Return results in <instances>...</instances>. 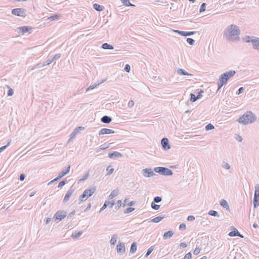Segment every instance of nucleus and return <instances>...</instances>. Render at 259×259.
<instances>
[{
	"label": "nucleus",
	"mask_w": 259,
	"mask_h": 259,
	"mask_svg": "<svg viewBox=\"0 0 259 259\" xmlns=\"http://www.w3.org/2000/svg\"><path fill=\"white\" fill-rule=\"evenodd\" d=\"M25 12L26 11L22 8H16L13 9L12 11V14L13 15L23 18L25 17L26 16Z\"/></svg>",
	"instance_id": "obj_7"
},
{
	"label": "nucleus",
	"mask_w": 259,
	"mask_h": 259,
	"mask_svg": "<svg viewBox=\"0 0 259 259\" xmlns=\"http://www.w3.org/2000/svg\"><path fill=\"white\" fill-rule=\"evenodd\" d=\"M220 205L226 210H230L228 203L225 199H221L220 201Z\"/></svg>",
	"instance_id": "obj_19"
},
{
	"label": "nucleus",
	"mask_w": 259,
	"mask_h": 259,
	"mask_svg": "<svg viewBox=\"0 0 259 259\" xmlns=\"http://www.w3.org/2000/svg\"><path fill=\"white\" fill-rule=\"evenodd\" d=\"M61 54H57L54 57L49 58L46 62V65H48L50 64L52 62L54 61L55 60H57L59 59L61 57Z\"/></svg>",
	"instance_id": "obj_13"
},
{
	"label": "nucleus",
	"mask_w": 259,
	"mask_h": 259,
	"mask_svg": "<svg viewBox=\"0 0 259 259\" xmlns=\"http://www.w3.org/2000/svg\"><path fill=\"white\" fill-rule=\"evenodd\" d=\"M162 200V198L161 197L159 196H156L154 198V201L153 202L154 203H159L161 202Z\"/></svg>",
	"instance_id": "obj_49"
},
{
	"label": "nucleus",
	"mask_w": 259,
	"mask_h": 259,
	"mask_svg": "<svg viewBox=\"0 0 259 259\" xmlns=\"http://www.w3.org/2000/svg\"><path fill=\"white\" fill-rule=\"evenodd\" d=\"M76 135L77 134L73 131L70 135V138L68 141V142L69 143L71 141L74 139Z\"/></svg>",
	"instance_id": "obj_37"
},
{
	"label": "nucleus",
	"mask_w": 259,
	"mask_h": 259,
	"mask_svg": "<svg viewBox=\"0 0 259 259\" xmlns=\"http://www.w3.org/2000/svg\"><path fill=\"white\" fill-rule=\"evenodd\" d=\"M154 170L156 172L165 176H169L173 174V172L171 169L165 167H156L154 168Z\"/></svg>",
	"instance_id": "obj_6"
},
{
	"label": "nucleus",
	"mask_w": 259,
	"mask_h": 259,
	"mask_svg": "<svg viewBox=\"0 0 259 259\" xmlns=\"http://www.w3.org/2000/svg\"><path fill=\"white\" fill-rule=\"evenodd\" d=\"M240 30L239 27L234 24L228 26L224 32V37L229 41H239L240 38L239 35Z\"/></svg>",
	"instance_id": "obj_1"
},
{
	"label": "nucleus",
	"mask_w": 259,
	"mask_h": 259,
	"mask_svg": "<svg viewBox=\"0 0 259 259\" xmlns=\"http://www.w3.org/2000/svg\"><path fill=\"white\" fill-rule=\"evenodd\" d=\"M10 143H11V141H10L8 142V143L7 144V145H5V146H3L1 147L0 148V153L2 152L4 150H5V149L7 148V147L9 145H10Z\"/></svg>",
	"instance_id": "obj_53"
},
{
	"label": "nucleus",
	"mask_w": 259,
	"mask_h": 259,
	"mask_svg": "<svg viewBox=\"0 0 259 259\" xmlns=\"http://www.w3.org/2000/svg\"><path fill=\"white\" fill-rule=\"evenodd\" d=\"M143 175L147 178H149L155 175V174L153 172L151 168H145L142 170Z\"/></svg>",
	"instance_id": "obj_9"
},
{
	"label": "nucleus",
	"mask_w": 259,
	"mask_h": 259,
	"mask_svg": "<svg viewBox=\"0 0 259 259\" xmlns=\"http://www.w3.org/2000/svg\"><path fill=\"white\" fill-rule=\"evenodd\" d=\"M225 84L223 83L222 82L219 80V82H218V91L221 89V88Z\"/></svg>",
	"instance_id": "obj_59"
},
{
	"label": "nucleus",
	"mask_w": 259,
	"mask_h": 259,
	"mask_svg": "<svg viewBox=\"0 0 259 259\" xmlns=\"http://www.w3.org/2000/svg\"><path fill=\"white\" fill-rule=\"evenodd\" d=\"M208 214L211 216L220 217V215L217 211L210 210L208 211Z\"/></svg>",
	"instance_id": "obj_31"
},
{
	"label": "nucleus",
	"mask_w": 259,
	"mask_h": 259,
	"mask_svg": "<svg viewBox=\"0 0 259 259\" xmlns=\"http://www.w3.org/2000/svg\"><path fill=\"white\" fill-rule=\"evenodd\" d=\"M177 73L179 74H180V75H186V76L192 75L191 74H190L189 73H188L185 70L181 69V68H179L177 70Z\"/></svg>",
	"instance_id": "obj_23"
},
{
	"label": "nucleus",
	"mask_w": 259,
	"mask_h": 259,
	"mask_svg": "<svg viewBox=\"0 0 259 259\" xmlns=\"http://www.w3.org/2000/svg\"><path fill=\"white\" fill-rule=\"evenodd\" d=\"M123 4L127 7H134V5L131 4L129 0H120Z\"/></svg>",
	"instance_id": "obj_33"
},
{
	"label": "nucleus",
	"mask_w": 259,
	"mask_h": 259,
	"mask_svg": "<svg viewBox=\"0 0 259 259\" xmlns=\"http://www.w3.org/2000/svg\"><path fill=\"white\" fill-rule=\"evenodd\" d=\"M135 210L134 208L133 207H128L124 210L123 212L124 214L129 213L132 212L133 211Z\"/></svg>",
	"instance_id": "obj_41"
},
{
	"label": "nucleus",
	"mask_w": 259,
	"mask_h": 259,
	"mask_svg": "<svg viewBox=\"0 0 259 259\" xmlns=\"http://www.w3.org/2000/svg\"><path fill=\"white\" fill-rule=\"evenodd\" d=\"M254 195L259 196V184H257L255 186Z\"/></svg>",
	"instance_id": "obj_38"
},
{
	"label": "nucleus",
	"mask_w": 259,
	"mask_h": 259,
	"mask_svg": "<svg viewBox=\"0 0 259 259\" xmlns=\"http://www.w3.org/2000/svg\"><path fill=\"white\" fill-rule=\"evenodd\" d=\"M118 238V235L116 234H114L112 236L110 240V243L111 245H115Z\"/></svg>",
	"instance_id": "obj_28"
},
{
	"label": "nucleus",
	"mask_w": 259,
	"mask_h": 259,
	"mask_svg": "<svg viewBox=\"0 0 259 259\" xmlns=\"http://www.w3.org/2000/svg\"><path fill=\"white\" fill-rule=\"evenodd\" d=\"M206 5V3H202L201 4L200 9H199V12L200 13L203 12L205 10Z\"/></svg>",
	"instance_id": "obj_47"
},
{
	"label": "nucleus",
	"mask_w": 259,
	"mask_h": 259,
	"mask_svg": "<svg viewBox=\"0 0 259 259\" xmlns=\"http://www.w3.org/2000/svg\"><path fill=\"white\" fill-rule=\"evenodd\" d=\"M244 41L247 43H251L253 49L259 51V38L254 36H246Z\"/></svg>",
	"instance_id": "obj_3"
},
{
	"label": "nucleus",
	"mask_w": 259,
	"mask_h": 259,
	"mask_svg": "<svg viewBox=\"0 0 259 259\" xmlns=\"http://www.w3.org/2000/svg\"><path fill=\"white\" fill-rule=\"evenodd\" d=\"M107 171V175H111L114 171V168H112L111 166H108L106 169Z\"/></svg>",
	"instance_id": "obj_42"
},
{
	"label": "nucleus",
	"mask_w": 259,
	"mask_h": 259,
	"mask_svg": "<svg viewBox=\"0 0 259 259\" xmlns=\"http://www.w3.org/2000/svg\"><path fill=\"white\" fill-rule=\"evenodd\" d=\"M256 120V117L255 114L253 113L250 111H248L243 114L242 116L237 120V121L243 125H247L254 122Z\"/></svg>",
	"instance_id": "obj_2"
},
{
	"label": "nucleus",
	"mask_w": 259,
	"mask_h": 259,
	"mask_svg": "<svg viewBox=\"0 0 259 259\" xmlns=\"http://www.w3.org/2000/svg\"><path fill=\"white\" fill-rule=\"evenodd\" d=\"M243 91H244V88L243 87L239 88L236 92V95H239L241 94V93H242Z\"/></svg>",
	"instance_id": "obj_55"
},
{
	"label": "nucleus",
	"mask_w": 259,
	"mask_h": 259,
	"mask_svg": "<svg viewBox=\"0 0 259 259\" xmlns=\"http://www.w3.org/2000/svg\"><path fill=\"white\" fill-rule=\"evenodd\" d=\"M175 32L179 33V34L181 35L182 36H190L196 33L195 31H180L179 30H175Z\"/></svg>",
	"instance_id": "obj_16"
},
{
	"label": "nucleus",
	"mask_w": 259,
	"mask_h": 259,
	"mask_svg": "<svg viewBox=\"0 0 259 259\" xmlns=\"http://www.w3.org/2000/svg\"><path fill=\"white\" fill-rule=\"evenodd\" d=\"M235 74L236 71L234 70L226 71L221 75V76L219 77V80L226 84L228 79L230 77L233 76Z\"/></svg>",
	"instance_id": "obj_5"
},
{
	"label": "nucleus",
	"mask_w": 259,
	"mask_h": 259,
	"mask_svg": "<svg viewBox=\"0 0 259 259\" xmlns=\"http://www.w3.org/2000/svg\"><path fill=\"white\" fill-rule=\"evenodd\" d=\"M93 8L95 10L99 12L102 11L104 9V6H101L98 4H94L93 5Z\"/></svg>",
	"instance_id": "obj_25"
},
{
	"label": "nucleus",
	"mask_w": 259,
	"mask_h": 259,
	"mask_svg": "<svg viewBox=\"0 0 259 259\" xmlns=\"http://www.w3.org/2000/svg\"><path fill=\"white\" fill-rule=\"evenodd\" d=\"M197 100H198V98H197V97L193 93L190 94V100L192 102H195Z\"/></svg>",
	"instance_id": "obj_43"
},
{
	"label": "nucleus",
	"mask_w": 259,
	"mask_h": 259,
	"mask_svg": "<svg viewBox=\"0 0 259 259\" xmlns=\"http://www.w3.org/2000/svg\"><path fill=\"white\" fill-rule=\"evenodd\" d=\"M253 203L254 208H256L259 206V196L254 195Z\"/></svg>",
	"instance_id": "obj_24"
},
{
	"label": "nucleus",
	"mask_w": 259,
	"mask_h": 259,
	"mask_svg": "<svg viewBox=\"0 0 259 259\" xmlns=\"http://www.w3.org/2000/svg\"><path fill=\"white\" fill-rule=\"evenodd\" d=\"M96 191V188L95 187L85 190L83 193L79 196V200L80 202L87 200V199L91 196Z\"/></svg>",
	"instance_id": "obj_4"
},
{
	"label": "nucleus",
	"mask_w": 259,
	"mask_h": 259,
	"mask_svg": "<svg viewBox=\"0 0 259 259\" xmlns=\"http://www.w3.org/2000/svg\"><path fill=\"white\" fill-rule=\"evenodd\" d=\"M25 178V175L24 174H22L19 176V180L21 181H23L24 180Z\"/></svg>",
	"instance_id": "obj_64"
},
{
	"label": "nucleus",
	"mask_w": 259,
	"mask_h": 259,
	"mask_svg": "<svg viewBox=\"0 0 259 259\" xmlns=\"http://www.w3.org/2000/svg\"><path fill=\"white\" fill-rule=\"evenodd\" d=\"M6 87L9 89V90L8 91V96H12L14 94V91L12 89L10 88L9 85H6Z\"/></svg>",
	"instance_id": "obj_45"
},
{
	"label": "nucleus",
	"mask_w": 259,
	"mask_h": 259,
	"mask_svg": "<svg viewBox=\"0 0 259 259\" xmlns=\"http://www.w3.org/2000/svg\"><path fill=\"white\" fill-rule=\"evenodd\" d=\"M84 129V127H82V126H78L77 127H76L74 130V131L77 134H78L81 131L83 130Z\"/></svg>",
	"instance_id": "obj_48"
},
{
	"label": "nucleus",
	"mask_w": 259,
	"mask_h": 259,
	"mask_svg": "<svg viewBox=\"0 0 259 259\" xmlns=\"http://www.w3.org/2000/svg\"><path fill=\"white\" fill-rule=\"evenodd\" d=\"M70 165H69L68 166L64 169H63L61 172H60L58 176V179H60L66 175L70 171Z\"/></svg>",
	"instance_id": "obj_15"
},
{
	"label": "nucleus",
	"mask_w": 259,
	"mask_h": 259,
	"mask_svg": "<svg viewBox=\"0 0 259 259\" xmlns=\"http://www.w3.org/2000/svg\"><path fill=\"white\" fill-rule=\"evenodd\" d=\"M187 42L190 45H193L195 43V40L192 38H187Z\"/></svg>",
	"instance_id": "obj_50"
},
{
	"label": "nucleus",
	"mask_w": 259,
	"mask_h": 259,
	"mask_svg": "<svg viewBox=\"0 0 259 259\" xmlns=\"http://www.w3.org/2000/svg\"><path fill=\"white\" fill-rule=\"evenodd\" d=\"M222 166L223 168L226 169H229L230 168V165L228 163L226 162L225 161H223L222 164Z\"/></svg>",
	"instance_id": "obj_39"
},
{
	"label": "nucleus",
	"mask_w": 259,
	"mask_h": 259,
	"mask_svg": "<svg viewBox=\"0 0 259 259\" xmlns=\"http://www.w3.org/2000/svg\"><path fill=\"white\" fill-rule=\"evenodd\" d=\"M165 217V215H160L154 218L151 220V222L157 223L161 221Z\"/></svg>",
	"instance_id": "obj_22"
},
{
	"label": "nucleus",
	"mask_w": 259,
	"mask_h": 259,
	"mask_svg": "<svg viewBox=\"0 0 259 259\" xmlns=\"http://www.w3.org/2000/svg\"><path fill=\"white\" fill-rule=\"evenodd\" d=\"M117 252L124 253L125 251V245L124 243L119 242L116 246Z\"/></svg>",
	"instance_id": "obj_17"
},
{
	"label": "nucleus",
	"mask_w": 259,
	"mask_h": 259,
	"mask_svg": "<svg viewBox=\"0 0 259 259\" xmlns=\"http://www.w3.org/2000/svg\"><path fill=\"white\" fill-rule=\"evenodd\" d=\"M119 190L118 189H115L112 191L110 195H109V198L110 199H113L115 197L117 196L118 194Z\"/></svg>",
	"instance_id": "obj_29"
},
{
	"label": "nucleus",
	"mask_w": 259,
	"mask_h": 259,
	"mask_svg": "<svg viewBox=\"0 0 259 259\" xmlns=\"http://www.w3.org/2000/svg\"><path fill=\"white\" fill-rule=\"evenodd\" d=\"M108 156L111 159H115L116 158H121L123 155L118 151H114L112 153H109L108 154Z\"/></svg>",
	"instance_id": "obj_12"
},
{
	"label": "nucleus",
	"mask_w": 259,
	"mask_h": 259,
	"mask_svg": "<svg viewBox=\"0 0 259 259\" xmlns=\"http://www.w3.org/2000/svg\"><path fill=\"white\" fill-rule=\"evenodd\" d=\"M18 29L20 30L22 34L28 32L29 30L31 29V28L28 26H21L18 27Z\"/></svg>",
	"instance_id": "obj_21"
},
{
	"label": "nucleus",
	"mask_w": 259,
	"mask_h": 259,
	"mask_svg": "<svg viewBox=\"0 0 259 259\" xmlns=\"http://www.w3.org/2000/svg\"><path fill=\"white\" fill-rule=\"evenodd\" d=\"M115 133V132L112 130L103 128H102L99 131V135L114 134Z\"/></svg>",
	"instance_id": "obj_14"
},
{
	"label": "nucleus",
	"mask_w": 259,
	"mask_h": 259,
	"mask_svg": "<svg viewBox=\"0 0 259 259\" xmlns=\"http://www.w3.org/2000/svg\"><path fill=\"white\" fill-rule=\"evenodd\" d=\"M101 120L103 123H109L112 121V118L109 116L104 115L101 118Z\"/></svg>",
	"instance_id": "obj_20"
},
{
	"label": "nucleus",
	"mask_w": 259,
	"mask_h": 259,
	"mask_svg": "<svg viewBox=\"0 0 259 259\" xmlns=\"http://www.w3.org/2000/svg\"><path fill=\"white\" fill-rule=\"evenodd\" d=\"M102 49L104 50H113L114 47L112 45L108 44V43H104L102 45Z\"/></svg>",
	"instance_id": "obj_27"
},
{
	"label": "nucleus",
	"mask_w": 259,
	"mask_h": 259,
	"mask_svg": "<svg viewBox=\"0 0 259 259\" xmlns=\"http://www.w3.org/2000/svg\"><path fill=\"white\" fill-rule=\"evenodd\" d=\"M67 182L66 180H63L61 181L58 186V187L59 188H61L63 186H64Z\"/></svg>",
	"instance_id": "obj_51"
},
{
	"label": "nucleus",
	"mask_w": 259,
	"mask_h": 259,
	"mask_svg": "<svg viewBox=\"0 0 259 259\" xmlns=\"http://www.w3.org/2000/svg\"><path fill=\"white\" fill-rule=\"evenodd\" d=\"M116 204H117V205L115 206V209H119L120 207V206H121V205L122 204L121 201V200H118Z\"/></svg>",
	"instance_id": "obj_57"
},
{
	"label": "nucleus",
	"mask_w": 259,
	"mask_h": 259,
	"mask_svg": "<svg viewBox=\"0 0 259 259\" xmlns=\"http://www.w3.org/2000/svg\"><path fill=\"white\" fill-rule=\"evenodd\" d=\"M205 128L206 131H208L213 130L214 128V126L212 124L209 123L205 126Z\"/></svg>",
	"instance_id": "obj_40"
},
{
	"label": "nucleus",
	"mask_w": 259,
	"mask_h": 259,
	"mask_svg": "<svg viewBox=\"0 0 259 259\" xmlns=\"http://www.w3.org/2000/svg\"><path fill=\"white\" fill-rule=\"evenodd\" d=\"M134 105V102L133 100H130L128 103V107L130 108H132Z\"/></svg>",
	"instance_id": "obj_63"
},
{
	"label": "nucleus",
	"mask_w": 259,
	"mask_h": 259,
	"mask_svg": "<svg viewBox=\"0 0 259 259\" xmlns=\"http://www.w3.org/2000/svg\"><path fill=\"white\" fill-rule=\"evenodd\" d=\"M228 235L231 237L238 236L242 238H243V236L241 235L236 229H235L233 231H231Z\"/></svg>",
	"instance_id": "obj_18"
},
{
	"label": "nucleus",
	"mask_w": 259,
	"mask_h": 259,
	"mask_svg": "<svg viewBox=\"0 0 259 259\" xmlns=\"http://www.w3.org/2000/svg\"><path fill=\"white\" fill-rule=\"evenodd\" d=\"M74 191H75V189L73 188V186H72L70 188V189L68 190L67 193L66 194V195L64 196V198L63 200L64 203L67 202L69 200L70 197H71V196L72 195L73 193L74 192Z\"/></svg>",
	"instance_id": "obj_10"
},
{
	"label": "nucleus",
	"mask_w": 259,
	"mask_h": 259,
	"mask_svg": "<svg viewBox=\"0 0 259 259\" xmlns=\"http://www.w3.org/2000/svg\"><path fill=\"white\" fill-rule=\"evenodd\" d=\"M151 207L154 210H158L160 207V205L155 204L154 202H152L151 203Z\"/></svg>",
	"instance_id": "obj_46"
},
{
	"label": "nucleus",
	"mask_w": 259,
	"mask_h": 259,
	"mask_svg": "<svg viewBox=\"0 0 259 259\" xmlns=\"http://www.w3.org/2000/svg\"><path fill=\"white\" fill-rule=\"evenodd\" d=\"M124 70L127 72H129L131 70V66L130 65L128 64H126L125 65V67H124Z\"/></svg>",
	"instance_id": "obj_54"
},
{
	"label": "nucleus",
	"mask_w": 259,
	"mask_h": 259,
	"mask_svg": "<svg viewBox=\"0 0 259 259\" xmlns=\"http://www.w3.org/2000/svg\"><path fill=\"white\" fill-rule=\"evenodd\" d=\"M154 249V246H151L147 250V252L146 253V254H145V257H147L148 256H149L150 253L153 251Z\"/></svg>",
	"instance_id": "obj_44"
},
{
	"label": "nucleus",
	"mask_w": 259,
	"mask_h": 259,
	"mask_svg": "<svg viewBox=\"0 0 259 259\" xmlns=\"http://www.w3.org/2000/svg\"><path fill=\"white\" fill-rule=\"evenodd\" d=\"M137 250V244L136 242H133L131 246L130 252L132 253H134Z\"/></svg>",
	"instance_id": "obj_30"
},
{
	"label": "nucleus",
	"mask_w": 259,
	"mask_h": 259,
	"mask_svg": "<svg viewBox=\"0 0 259 259\" xmlns=\"http://www.w3.org/2000/svg\"><path fill=\"white\" fill-rule=\"evenodd\" d=\"M191 256H192V254H191V253L190 252H188V253H187L185 255L184 259H190L191 258Z\"/></svg>",
	"instance_id": "obj_60"
},
{
	"label": "nucleus",
	"mask_w": 259,
	"mask_h": 259,
	"mask_svg": "<svg viewBox=\"0 0 259 259\" xmlns=\"http://www.w3.org/2000/svg\"><path fill=\"white\" fill-rule=\"evenodd\" d=\"M100 84V83H99L98 84H95L94 85L90 86L88 88H87L86 89V92H88L90 90H93V89H95L96 87L99 85Z\"/></svg>",
	"instance_id": "obj_52"
},
{
	"label": "nucleus",
	"mask_w": 259,
	"mask_h": 259,
	"mask_svg": "<svg viewBox=\"0 0 259 259\" xmlns=\"http://www.w3.org/2000/svg\"><path fill=\"white\" fill-rule=\"evenodd\" d=\"M59 17H60L59 14H55L53 16H50V17H49L48 19H49L50 20H51V21L57 20L59 18Z\"/></svg>",
	"instance_id": "obj_36"
},
{
	"label": "nucleus",
	"mask_w": 259,
	"mask_h": 259,
	"mask_svg": "<svg viewBox=\"0 0 259 259\" xmlns=\"http://www.w3.org/2000/svg\"><path fill=\"white\" fill-rule=\"evenodd\" d=\"M203 93H204V91L203 90H200L198 92V94L197 96H196L197 98H198V99H200L202 97V94Z\"/></svg>",
	"instance_id": "obj_61"
},
{
	"label": "nucleus",
	"mask_w": 259,
	"mask_h": 259,
	"mask_svg": "<svg viewBox=\"0 0 259 259\" xmlns=\"http://www.w3.org/2000/svg\"><path fill=\"white\" fill-rule=\"evenodd\" d=\"M161 144L162 148L165 150H168L170 148L169 141L167 138H163L161 141Z\"/></svg>",
	"instance_id": "obj_11"
},
{
	"label": "nucleus",
	"mask_w": 259,
	"mask_h": 259,
	"mask_svg": "<svg viewBox=\"0 0 259 259\" xmlns=\"http://www.w3.org/2000/svg\"><path fill=\"white\" fill-rule=\"evenodd\" d=\"M66 216V212L65 211H58L54 215L53 219L55 221H61Z\"/></svg>",
	"instance_id": "obj_8"
},
{
	"label": "nucleus",
	"mask_w": 259,
	"mask_h": 259,
	"mask_svg": "<svg viewBox=\"0 0 259 259\" xmlns=\"http://www.w3.org/2000/svg\"><path fill=\"white\" fill-rule=\"evenodd\" d=\"M82 234L81 231H79L78 232H75L73 233L71 235V237L73 238H79Z\"/></svg>",
	"instance_id": "obj_34"
},
{
	"label": "nucleus",
	"mask_w": 259,
	"mask_h": 259,
	"mask_svg": "<svg viewBox=\"0 0 259 259\" xmlns=\"http://www.w3.org/2000/svg\"><path fill=\"white\" fill-rule=\"evenodd\" d=\"M200 251V249L198 247H196L195 249V250H194L193 253L195 255H197L199 253Z\"/></svg>",
	"instance_id": "obj_62"
},
{
	"label": "nucleus",
	"mask_w": 259,
	"mask_h": 259,
	"mask_svg": "<svg viewBox=\"0 0 259 259\" xmlns=\"http://www.w3.org/2000/svg\"><path fill=\"white\" fill-rule=\"evenodd\" d=\"M186 226L184 223L180 224V225L179 226V229L180 230H184L186 229Z\"/></svg>",
	"instance_id": "obj_58"
},
{
	"label": "nucleus",
	"mask_w": 259,
	"mask_h": 259,
	"mask_svg": "<svg viewBox=\"0 0 259 259\" xmlns=\"http://www.w3.org/2000/svg\"><path fill=\"white\" fill-rule=\"evenodd\" d=\"M75 211L74 210L71 212L67 217V219H71V218L75 214Z\"/></svg>",
	"instance_id": "obj_56"
},
{
	"label": "nucleus",
	"mask_w": 259,
	"mask_h": 259,
	"mask_svg": "<svg viewBox=\"0 0 259 259\" xmlns=\"http://www.w3.org/2000/svg\"><path fill=\"white\" fill-rule=\"evenodd\" d=\"M173 235L174 232L172 231H168L164 233L163 237L164 239H167V238L171 237Z\"/></svg>",
	"instance_id": "obj_26"
},
{
	"label": "nucleus",
	"mask_w": 259,
	"mask_h": 259,
	"mask_svg": "<svg viewBox=\"0 0 259 259\" xmlns=\"http://www.w3.org/2000/svg\"><path fill=\"white\" fill-rule=\"evenodd\" d=\"M111 144V143H105L103 144V145H101L100 146V149L101 150H105V149L108 148L110 146Z\"/></svg>",
	"instance_id": "obj_32"
},
{
	"label": "nucleus",
	"mask_w": 259,
	"mask_h": 259,
	"mask_svg": "<svg viewBox=\"0 0 259 259\" xmlns=\"http://www.w3.org/2000/svg\"><path fill=\"white\" fill-rule=\"evenodd\" d=\"M46 65V64L45 62L44 63H42H42H38L36 65H35V66H34L32 67V69L34 70V69H36V68H39L42 67H44V66H45Z\"/></svg>",
	"instance_id": "obj_35"
}]
</instances>
